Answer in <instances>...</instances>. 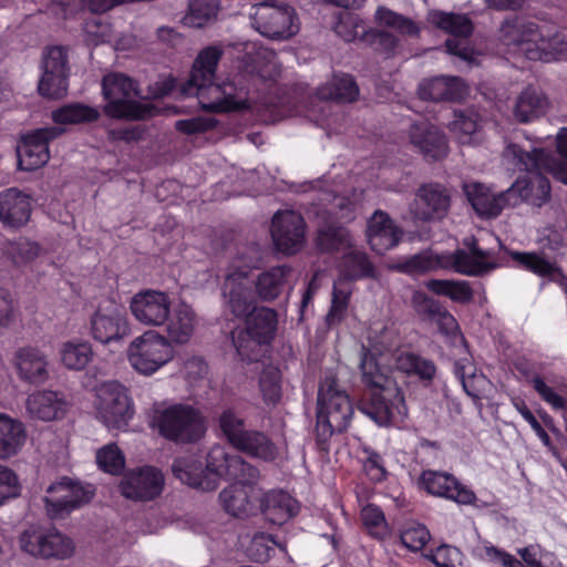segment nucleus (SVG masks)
I'll return each instance as SVG.
<instances>
[{
	"label": "nucleus",
	"instance_id": "nucleus-1",
	"mask_svg": "<svg viewBox=\"0 0 567 567\" xmlns=\"http://www.w3.org/2000/svg\"><path fill=\"white\" fill-rule=\"evenodd\" d=\"M559 162L549 157L543 150V140L530 141L518 136L506 145L503 161L517 171L528 172V179L519 178L509 188L508 195L542 206L549 198L550 185L542 173H550L556 179L567 184V127H563L556 137Z\"/></svg>",
	"mask_w": 567,
	"mask_h": 567
},
{
	"label": "nucleus",
	"instance_id": "nucleus-2",
	"mask_svg": "<svg viewBox=\"0 0 567 567\" xmlns=\"http://www.w3.org/2000/svg\"><path fill=\"white\" fill-rule=\"evenodd\" d=\"M261 264V248L251 245L239 252L228 267L223 285V297L229 310L238 318L248 316L256 296L264 301H272L292 286V269L288 266L271 267L260 272L252 281L249 274Z\"/></svg>",
	"mask_w": 567,
	"mask_h": 567
},
{
	"label": "nucleus",
	"instance_id": "nucleus-3",
	"mask_svg": "<svg viewBox=\"0 0 567 567\" xmlns=\"http://www.w3.org/2000/svg\"><path fill=\"white\" fill-rule=\"evenodd\" d=\"M392 337V331L388 329H382L380 337L369 336L368 348H362L360 363L361 380L372 391L370 403L360 410L380 425H388L406 415L404 396L384 367Z\"/></svg>",
	"mask_w": 567,
	"mask_h": 567
},
{
	"label": "nucleus",
	"instance_id": "nucleus-4",
	"mask_svg": "<svg viewBox=\"0 0 567 567\" xmlns=\"http://www.w3.org/2000/svg\"><path fill=\"white\" fill-rule=\"evenodd\" d=\"M223 55L220 47L204 48L194 60L189 79L181 87L185 96H196L205 111L225 113L250 107L244 89H237L233 82L215 83L218 62Z\"/></svg>",
	"mask_w": 567,
	"mask_h": 567
},
{
	"label": "nucleus",
	"instance_id": "nucleus-5",
	"mask_svg": "<svg viewBox=\"0 0 567 567\" xmlns=\"http://www.w3.org/2000/svg\"><path fill=\"white\" fill-rule=\"evenodd\" d=\"M499 39L532 61L550 63L567 60V38L561 33L542 29L534 22L523 19L506 20L501 27Z\"/></svg>",
	"mask_w": 567,
	"mask_h": 567
},
{
	"label": "nucleus",
	"instance_id": "nucleus-6",
	"mask_svg": "<svg viewBox=\"0 0 567 567\" xmlns=\"http://www.w3.org/2000/svg\"><path fill=\"white\" fill-rule=\"evenodd\" d=\"M102 94L106 101L104 113L112 118L144 120L159 112L152 101L140 99L135 81L123 73L106 74Z\"/></svg>",
	"mask_w": 567,
	"mask_h": 567
},
{
	"label": "nucleus",
	"instance_id": "nucleus-7",
	"mask_svg": "<svg viewBox=\"0 0 567 567\" xmlns=\"http://www.w3.org/2000/svg\"><path fill=\"white\" fill-rule=\"evenodd\" d=\"M353 414L352 403L347 392L339 386L333 375H327L319 385L317 400L316 431L326 441L334 432H342Z\"/></svg>",
	"mask_w": 567,
	"mask_h": 567
},
{
	"label": "nucleus",
	"instance_id": "nucleus-8",
	"mask_svg": "<svg viewBox=\"0 0 567 567\" xmlns=\"http://www.w3.org/2000/svg\"><path fill=\"white\" fill-rule=\"evenodd\" d=\"M125 355L135 373L152 377L174 359V349L164 334L150 329L128 342Z\"/></svg>",
	"mask_w": 567,
	"mask_h": 567
},
{
	"label": "nucleus",
	"instance_id": "nucleus-9",
	"mask_svg": "<svg viewBox=\"0 0 567 567\" xmlns=\"http://www.w3.org/2000/svg\"><path fill=\"white\" fill-rule=\"evenodd\" d=\"M318 246L326 251H342L339 264V278L349 282L362 278H375V269L365 252L352 245L349 231L342 227L330 226L318 233Z\"/></svg>",
	"mask_w": 567,
	"mask_h": 567
},
{
	"label": "nucleus",
	"instance_id": "nucleus-10",
	"mask_svg": "<svg viewBox=\"0 0 567 567\" xmlns=\"http://www.w3.org/2000/svg\"><path fill=\"white\" fill-rule=\"evenodd\" d=\"M152 426L165 439L189 442L205 432L198 410L189 404H161L154 409Z\"/></svg>",
	"mask_w": 567,
	"mask_h": 567
},
{
	"label": "nucleus",
	"instance_id": "nucleus-11",
	"mask_svg": "<svg viewBox=\"0 0 567 567\" xmlns=\"http://www.w3.org/2000/svg\"><path fill=\"white\" fill-rule=\"evenodd\" d=\"M246 329L233 331V342L237 354L243 361L252 362L258 359L262 347L270 342L277 328V312L261 307L250 310Z\"/></svg>",
	"mask_w": 567,
	"mask_h": 567
},
{
	"label": "nucleus",
	"instance_id": "nucleus-12",
	"mask_svg": "<svg viewBox=\"0 0 567 567\" xmlns=\"http://www.w3.org/2000/svg\"><path fill=\"white\" fill-rule=\"evenodd\" d=\"M96 419L110 430H125L134 415L128 389L117 381H106L95 389Z\"/></svg>",
	"mask_w": 567,
	"mask_h": 567
},
{
	"label": "nucleus",
	"instance_id": "nucleus-13",
	"mask_svg": "<svg viewBox=\"0 0 567 567\" xmlns=\"http://www.w3.org/2000/svg\"><path fill=\"white\" fill-rule=\"evenodd\" d=\"M93 495L94 489L91 485L62 477L48 486L42 502L45 514L51 519H59L89 503Z\"/></svg>",
	"mask_w": 567,
	"mask_h": 567
},
{
	"label": "nucleus",
	"instance_id": "nucleus-14",
	"mask_svg": "<svg viewBox=\"0 0 567 567\" xmlns=\"http://www.w3.org/2000/svg\"><path fill=\"white\" fill-rule=\"evenodd\" d=\"M252 27L264 37L288 39L300 28L295 9L289 6H274L267 2L254 7Z\"/></svg>",
	"mask_w": 567,
	"mask_h": 567
},
{
	"label": "nucleus",
	"instance_id": "nucleus-15",
	"mask_svg": "<svg viewBox=\"0 0 567 567\" xmlns=\"http://www.w3.org/2000/svg\"><path fill=\"white\" fill-rule=\"evenodd\" d=\"M171 296L158 289H142L128 300V310L143 327L161 328L171 315Z\"/></svg>",
	"mask_w": 567,
	"mask_h": 567
},
{
	"label": "nucleus",
	"instance_id": "nucleus-16",
	"mask_svg": "<svg viewBox=\"0 0 567 567\" xmlns=\"http://www.w3.org/2000/svg\"><path fill=\"white\" fill-rule=\"evenodd\" d=\"M427 21L454 37L446 41L450 54L456 55L470 64L477 63L474 51L465 41L473 31L472 21L466 16L433 10L429 12Z\"/></svg>",
	"mask_w": 567,
	"mask_h": 567
},
{
	"label": "nucleus",
	"instance_id": "nucleus-17",
	"mask_svg": "<svg viewBox=\"0 0 567 567\" xmlns=\"http://www.w3.org/2000/svg\"><path fill=\"white\" fill-rule=\"evenodd\" d=\"M90 331L94 340L109 344L120 342L131 334L126 315L115 303L100 306L91 317Z\"/></svg>",
	"mask_w": 567,
	"mask_h": 567
},
{
	"label": "nucleus",
	"instance_id": "nucleus-18",
	"mask_svg": "<svg viewBox=\"0 0 567 567\" xmlns=\"http://www.w3.org/2000/svg\"><path fill=\"white\" fill-rule=\"evenodd\" d=\"M270 233L276 249L286 255L298 252L306 243L305 219L293 210L276 213L272 217Z\"/></svg>",
	"mask_w": 567,
	"mask_h": 567
},
{
	"label": "nucleus",
	"instance_id": "nucleus-19",
	"mask_svg": "<svg viewBox=\"0 0 567 567\" xmlns=\"http://www.w3.org/2000/svg\"><path fill=\"white\" fill-rule=\"evenodd\" d=\"M164 484L163 473L154 466L145 465L124 474L120 492L127 499L147 502L161 495Z\"/></svg>",
	"mask_w": 567,
	"mask_h": 567
},
{
	"label": "nucleus",
	"instance_id": "nucleus-20",
	"mask_svg": "<svg viewBox=\"0 0 567 567\" xmlns=\"http://www.w3.org/2000/svg\"><path fill=\"white\" fill-rule=\"evenodd\" d=\"M206 475L216 478L218 486L221 478L240 482L257 481L259 473L239 455L227 452L223 446H214L207 456Z\"/></svg>",
	"mask_w": 567,
	"mask_h": 567
},
{
	"label": "nucleus",
	"instance_id": "nucleus-21",
	"mask_svg": "<svg viewBox=\"0 0 567 567\" xmlns=\"http://www.w3.org/2000/svg\"><path fill=\"white\" fill-rule=\"evenodd\" d=\"M446 269L466 276H478L496 269L501 264L494 258L491 250L477 247L476 239L468 237L464 240V248L453 254H445Z\"/></svg>",
	"mask_w": 567,
	"mask_h": 567
},
{
	"label": "nucleus",
	"instance_id": "nucleus-22",
	"mask_svg": "<svg viewBox=\"0 0 567 567\" xmlns=\"http://www.w3.org/2000/svg\"><path fill=\"white\" fill-rule=\"evenodd\" d=\"M56 127H43L24 135L17 146L18 166L22 171H34L50 159L49 142L60 135Z\"/></svg>",
	"mask_w": 567,
	"mask_h": 567
},
{
	"label": "nucleus",
	"instance_id": "nucleus-23",
	"mask_svg": "<svg viewBox=\"0 0 567 567\" xmlns=\"http://www.w3.org/2000/svg\"><path fill=\"white\" fill-rule=\"evenodd\" d=\"M68 59L61 47L49 48L42 62V76L39 81V92L50 99L62 97L68 90Z\"/></svg>",
	"mask_w": 567,
	"mask_h": 567
},
{
	"label": "nucleus",
	"instance_id": "nucleus-24",
	"mask_svg": "<svg viewBox=\"0 0 567 567\" xmlns=\"http://www.w3.org/2000/svg\"><path fill=\"white\" fill-rule=\"evenodd\" d=\"M362 34L360 40L374 47L375 50L389 53L396 47V39L392 34L374 29L364 30L363 20L354 13L342 12L334 25L336 33L346 42H352Z\"/></svg>",
	"mask_w": 567,
	"mask_h": 567
},
{
	"label": "nucleus",
	"instance_id": "nucleus-25",
	"mask_svg": "<svg viewBox=\"0 0 567 567\" xmlns=\"http://www.w3.org/2000/svg\"><path fill=\"white\" fill-rule=\"evenodd\" d=\"M408 137L410 145L425 161H441L449 153L445 134L429 121L414 122L408 131Z\"/></svg>",
	"mask_w": 567,
	"mask_h": 567
},
{
	"label": "nucleus",
	"instance_id": "nucleus-26",
	"mask_svg": "<svg viewBox=\"0 0 567 567\" xmlns=\"http://www.w3.org/2000/svg\"><path fill=\"white\" fill-rule=\"evenodd\" d=\"M421 486L431 495L453 501L460 505H475L476 495L461 484L453 475L437 471H424L420 477Z\"/></svg>",
	"mask_w": 567,
	"mask_h": 567
},
{
	"label": "nucleus",
	"instance_id": "nucleus-27",
	"mask_svg": "<svg viewBox=\"0 0 567 567\" xmlns=\"http://www.w3.org/2000/svg\"><path fill=\"white\" fill-rule=\"evenodd\" d=\"M70 409V403L62 392L38 390L30 393L25 400V411L31 420L52 422L63 419Z\"/></svg>",
	"mask_w": 567,
	"mask_h": 567
},
{
	"label": "nucleus",
	"instance_id": "nucleus-28",
	"mask_svg": "<svg viewBox=\"0 0 567 567\" xmlns=\"http://www.w3.org/2000/svg\"><path fill=\"white\" fill-rule=\"evenodd\" d=\"M450 208V195L439 184H427L419 188L410 210L419 220L443 218Z\"/></svg>",
	"mask_w": 567,
	"mask_h": 567
},
{
	"label": "nucleus",
	"instance_id": "nucleus-29",
	"mask_svg": "<svg viewBox=\"0 0 567 567\" xmlns=\"http://www.w3.org/2000/svg\"><path fill=\"white\" fill-rule=\"evenodd\" d=\"M464 192L475 212L481 216L495 217L504 207L517 205V199L508 195V188L494 194L480 183H467L464 185Z\"/></svg>",
	"mask_w": 567,
	"mask_h": 567
},
{
	"label": "nucleus",
	"instance_id": "nucleus-30",
	"mask_svg": "<svg viewBox=\"0 0 567 567\" xmlns=\"http://www.w3.org/2000/svg\"><path fill=\"white\" fill-rule=\"evenodd\" d=\"M256 481L240 482L224 488L219 494L224 509L235 517H245L255 509L260 493L254 484Z\"/></svg>",
	"mask_w": 567,
	"mask_h": 567
},
{
	"label": "nucleus",
	"instance_id": "nucleus-31",
	"mask_svg": "<svg viewBox=\"0 0 567 567\" xmlns=\"http://www.w3.org/2000/svg\"><path fill=\"white\" fill-rule=\"evenodd\" d=\"M198 326V318L195 310L187 303L181 302L172 306L171 315L164 323L165 337L169 346H183L190 341Z\"/></svg>",
	"mask_w": 567,
	"mask_h": 567
},
{
	"label": "nucleus",
	"instance_id": "nucleus-32",
	"mask_svg": "<svg viewBox=\"0 0 567 567\" xmlns=\"http://www.w3.org/2000/svg\"><path fill=\"white\" fill-rule=\"evenodd\" d=\"M32 213L31 197L17 189L0 193V221L4 227L20 228L28 224Z\"/></svg>",
	"mask_w": 567,
	"mask_h": 567
},
{
	"label": "nucleus",
	"instance_id": "nucleus-33",
	"mask_svg": "<svg viewBox=\"0 0 567 567\" xmlns=\"http://www.w3.org/2000/svg\"><path fill=\"white\" fill-rule=\"evenodd\" d=\"M402 236V231L390 218V216L382 212L377 210L368 220L367 237L372 250L378 254L395 247Z\"/></svg>",
	"mask_w": 567,
	"mask_h": 567
},
{
	"label": "nucleus",
	"instance_id": "nucleus-34",
	"mask_svg": "<svg viewBox=\"0 0 567 567\" xmlns=\"http://www.w3.org/2000/svg\"><path fill=\"white\" fill-rule=\"evenodd\" d=\"M419 94L423 100L458 101L468 94V87L457 76H435L421 82Z\"/></svg>",
	"mask_w": 567,
	"mask_h": 567
},
{
	"label": "nucleus",
	"instance_id": "nucleus-35",
	"mask_svg": "<svg viewBox=\"0 0 567 567\" xmlns=\"http://www.w3.org/2000/svg\"><path fill=\"white\" fill-rule=\"evenodd\" d=\"M238 51H244L241 59L248 73H256L265 80H270L278 74L276 53L254 42L238 44Z\"/></svg>",
	"mask_w": 567,
	"mask_h": 567
},
{
	"label": "nucleus",
	"instance_id": "nucleus-36",
	"mask_svg": "<svg viewBox=\"0 0 567 567\" xmlns=\"http://www.w3.org/2000/svg\"><path fill=\"white\" fill-rule=\"evenodd\" d=\"M16 365L19 377L24 381L41 384L49 379V361L37 348L20 349L16 355Z\"/></svg>",
	"mask_w": 567,
	"mask_h": 567
},
{
	"label": "nucleus",
	"instance_id": "nucleus-37",
	"mask_svg": "<svg viewBox=\"0 0 567 567\" xmlns=\"http://www.w3.org/2000/svg\"><path fill=\"white\" fill-rule=\"evenodd\" d=\"M173 473L182 483L202 491H214L217 480L210 478L203 471L200 461L194 455H185L175 460Z\"/></svg>",
	"mask_w": 567,
	"mask_h": 567
},
{
	"label": "nucleus",
	"instance_id": "nucleus-38",
	"mask_svg": "<svg viewBox=\"0 0 567 567\" xmlns=\"http://www.w3.org/2000/svg\"><path fill=\"white\" fill-rule=\"evenodd\" d=\"M27 442V430L22 421L0 413V460L18 455Z\"/></svg>",
	"mask_w": 567,
	"mask_h": 567
},
{
	"label": "nucleus",
	"instance_id": "nucleus-39",
	"mask_svg": "<svg viewBox=\"0 0 567 567\" xmlns=\"http://www.w3.org/2000/svg\"><path fill=\"white\" fill-rule=\"evenodd\" d=\"M262 511L267 519L272 524L281 525L297 515L298 502L288 493L282 491H270L265 494Z\"/></svg>",
	"mask_w": 567,
	"mask_h": 567
},
{
	"label": "nucleus",
	"instance_id": "nucleus-40",
	"mask_svg": "<svg viewBox=\"0 0 567 567\" xmlns=\"http://www.w3.org/2000/svg\"><path fill=\"white\" fill-rule=\"evenodd\" d=\"M354 290L353 282L338 278L332 288L331 305L326 315L328 327L341 324L352 312L351 297Z\"/></svg>",
	"mask_w": 567,
	"mask_h": 567
},
{
	"label": "nucleus",
	"instance_id": "nucleus-41",
	"mask_svg": "<svg viewBox=\"0 0 567 567\" xmlns=\"http://www.w3.org/2000/svg\"><path fill=\"white\" fill-rule=\"evenodd\" d=\"M454 371L466 394L475 402L487 396L492 389L491 381L483 373H478L468 360L457 361Z\"/></svg>",
	"mask_w": 567,
	"mask_h": 567
},
{
	"label": "nucleus",
	"instance_id": "nucleus-42",
	"mask_svg": "<svg viewBox=\"0 0 567 567\" xmlns=\"http://www.w3.org/2000/svg\"><path fill=\"white\" fill-rule=\"evenodd\" d=\"M234 449L267 462L274 461L278 454V449L271 439L257 430H248L234 445Z\"/></svg>",
	"mask_w": 567,
	"mask_h": 567
},
{
	"label": "nucleus",
	"instance_id": "nucleus-43",
	"mask_svg": "<svg viewBox=\"0 0 567 567\" xmlns=\"http://www.w3.org/2000/svg\"><path fill=\"white\" fill-rule=\"evenodd\" d=\"M547 109V100L536 89L527 87L517 97L514 116L522 123L530 122Z\"/></svg>",
	"mask_w": 567,
	"mask_h": 567
},
{
	"label": "nucleus",
	"instance_id": "nucleus-44",
	"mask_svg": "<svg viewBox=\"0 0 567 567\" xmlns=\"http://www.w3.org/2000/svg\"><path fill=\"white\" fill-rule=\"evenodd\" d=\"M445 254H435L432 250L422 251L400 262L395 268L411 276L446 269Z\"/></svg>",
	"mask_w": 567,
	"mask_h": 567
},
{
	"label": "nucleus",
	"instance_id": "nucleus-45",
	"mask_svg": "<svg viewBox=\"0 0 567 567\" xmlns=\"http://www.w3.org/2000/svg\"><path fill=\"white\" fill-rule=\"evenodd\" d=\"M359 89L348 74L334 75L327 84L318 89V95L324 100L352 102L357 99Z\"/></svg>",
	"mask_w": 567,
	"mask_h": 567
},
{
	"label": "nucleus",
	"instance_id": "nucleus-46",
	"mask_svg": "<svg viewBox=\"0 0 567 567\" xmlns=\"http://www.w3.org/2000/svg\"><path fill=\"white\" fill-rule=\"evenodd\" d=\"M61 363L69 370H82L92 360V347L86 341H66L60 346Z\"/></svg>",
	"mask_w": 567,
	"mask_h": 567
},
{
	"label": "nucleus",
	"instance_id": "nucleus-47",
	"mask_svg": "<svg viewBox=\"0 0 567 567\" xmlns=\"http://www.w3.org/2000/svg\"><path fill=\"white\" fill-rule=\"evenodd\" d=\"M472 555L476 559L494 566L525 567L523 563L512 554L494 546L487 540H478L472 548Z\"/></svg>",
	"mask_w": 567,
	"mask_h": 567
},
{
	"label": "nucleus",
	"instance_id": "nucleus-48",
	"mask_svg": "<svg viewBox=\"0 0 567 567\" xmlns=\"http://www.w3.org/2000/svg\"><path fill=\"white\" fill-rule=\"evenodd\" d=\"M100 117L96 107L81 103L68 104L52 112V120L56 124H81L94 122Z\"/></svg>",
	"mask_w": 567,
	"mask_h": 567
},
{
	"label": "nucleus",
	"instance_id": "nucleus-49",
	"mask_svg": "<svg viewBox=\"0 0 567 567\" xmlns=\"http://www.w3.org/2000/svg\"><path fill=\"white\" fill-rule=\"evenodd\" d=\"M75 554V544L71 537L56 528H48L44 560H66Z\"/></svg>",
	"mask_w": 567,
	"mask_h": 567
},
{
	"label": "nucleus",
	"instance_id": "nucleus-50",
	"mask_svg": "<svg viewBox=\"0 0 567 567\" xmlns=\"http://www.w3.org/2000/svg\"><path fill=\"white\" fill-rule=\"evenodd\" d=\"M218 6L215 0H193L183 23L189 28H204L215 21Z\"/></svg>",
	"mask_w": 567,
	"mask_h": 567
},
{
	"label": "nucleus",
	"instance_id": "nucleus-51",
	"mask_svg": "<svg viewBox=\"0 0 567 567\" xmlns=\"http://www.w3.org/2000/svg\"><path fill=\"white\" fill-rule=\"evenodd\" d=\"M392 355L395 368L406 374H415L421 379L430 380L435 373V367L431 361L421 359L409 351L395 352Z\"/></svg>",
	"mask_w": 567,
	"mask_h": 567
},
{
	"label": "nucleus",
	"instance_id": "nucleus-52",
	"mask_svg": "<svg viewBox=\"0 0 567 567\" xmlns=\"http://www.w3.org/2000/svg\"><path fill=\"white\" fill-rule=\"evenodd\" d=\"M47 534L48 528L40 526L24 529L18 537L20 550L32 558L44 560Z\"/></svg>",
	"mask_w": 567,
	"mask_h": 567
},
{
	"label": "nucleus",
	"instance_id": "nucleus-53",
	"mask_svg": "<svg viewBox=\"0 0 567 567\" xmlns=\"http://www.w3.org/2000/svg\"><path fill=\"white\" fill-rule=\"evenodd\" d=\"M424 285L433 293L446 296L456 302L465 303L473 297L472 289L465 281L432 279Z\"/></svg>",
	"mask_w": 567,
	"mask_h": 567
},
{
	"label": "nucleus",
	"instance_id": "nucleus-54",
	"mask_svg": "<svg viewBox=\"0 0 567 567\" xmlns=\"http://www.w3.org/2000/svg\"><path fill=\"white\" fill-rule=\"evenodd\" d=\"M449 127L460 143L471 144L476 141L478 115L474 111L455 112Z\"/></svg>",
	"mask_w": 567,
	"mask_h": 567
},
{
	"label": "nucleus",
	"instance_id": "nucleus-55",
	"mask_svg": "<svg viewBox=\"0 0 567 567\" xmlns=\"http://www.w3.org/2000/svg\"><path fill=\"white\" fill-rule=\"evenodd\" d=\"M374 21L379 27L395 30L400 34L416 35L417 25L409 18H405L385 7H379L374 13Z\"/></svg>",
	"mask_w": 567,
	"mask_h": 567
},
{
	"label": "nucleus",
	"instance_id": "nucleus-56",
	"mask_svg": "<svg viewBox=\"0 0 567 567\" xmlns=\"http://www.w3.org/2000/svg\"><path fill=\"white\" fill-rule=\"evenodd\" d=\"M259 391L266 404H276L281 398V373L277 367L266 365L259 377Z\"/></svg>",
	"mask_w": 567,
	"mask_h": 567
},
{
	"label": "nucleus",
	"instance_id": "nucleus-57",
	"mask_svg": "<svg viewBox=\"0 0 567 567\" xmlns=\"http://www.w3.org/2000/svg\"><path fill=\"white\" fill-rule=\"evenodd\" d=\"M40 246L30 239L18 238L9 241L6 246V254L17 266H23L40 256Z\"/></svg>",
	"mask_w": 567,
	"mask_h": 567
},
{
	"label": "nucleus",
	"instance_id": "nucleus-58",
	"mask_svg": "<svg viewBox=\"0 0 567 567\" xmlns=\"http://www.w3.org/2000/svg\"><path fill=\"white\" fill-rule=\"evenodd\" d=\"M95 460L100 470L112 475H118L125 467V456L114 443L99 449L95 453Z\"/></svg>",
	"mask_w": 567,
	"mask_h": 567
},
{
	"label": "nucleus",
	"instance_id": "nucleus-59",
	"mask_svg": "<svg viewBox=\"0 0 567 567\" xmlns=\"http://www.w3.org/2000/svg\"><path fill=\"white\" fill-rule=\"evenodd\" d=\"M218 422L223 434L233 447L248 431L245 429L244 419L233 409L224 410L219 415Z\"/></svg>",
	"mask_w": 567,
	"mask_h": 567
},
{
	"label": "nucleus",
	"instance_id": "nucleus-60",
	"mask_svg": "<svg viewBox=\"0 0 567 567\" xmlns=\"http://www.w3.org/2000/svg\"><path fill=\"white\" fill-rule=\"evenodd\" d=\"M517 554L526 567H557L559 565L555 555L543 550L539 545H528L519 548Z\"/></svg>",
	"mask_w": 567,
	"mask_h": 567
},
{
	"label": "nucleus",
	"instance_id": "nucleus-61",
	"mask_svg": "<svg viewBox=\"0 0 567 567\" xmlns=\"http://www.w3.org/2000/svg\"><path fill=\"white\" fill-rule=\"evenodd\" d=\"M22 486L17 473L0 465V507L21 495Z\"/></svg>",
	"mask_w": 567,
	"mask_h": 567
},
{
	"label": "nucleus",
	"instance_id": "nucleus-62",
	"mask_svg": "<svg viewBox=\"0 0 567 567\" xmlns=\"http://www.w3.org/2000/svg\"><path fill=\"white\" fill-rule=\"evenodd\" d=\"M362 522L368 532L375 538L388 534V525L382 511L375 505H367L361 511Z\"/></svg>",
	"mask_w": 567,
	"mask_h": 567
},
{
	"label": "nucleus",
	"instance_id": "nucleus-63",
	"mask_svg": "<svg viewBox=\"0 0 567 567\" xmlns=\"http://www.w3.org/2000/svg\"><path fill=\"white\" fill-rule=\"evenodd\" d=\"M430 540V533L424 525L409 524L401 533L402 544L411 550L422 549Z\"/></svg>",
	"mask_w": 567,
	"mask_h": 567
},
{
	"label": "nucleus",
	"instance_id": "nucleus-64",
	"mask_svg": "<svg viewBox=\"0 0 567 567\" xmlns=\"http://www.w3.org/2000/svg\"><path fill=\"white\" fill-rule=\"evenodd\" d=\"M529 382L538 395L553 409H565L566 400L548 385L540 375L533 377Z\"/></svg>",
	"mask_w": 567,
	"mask_h": 567
}]
</instances>
